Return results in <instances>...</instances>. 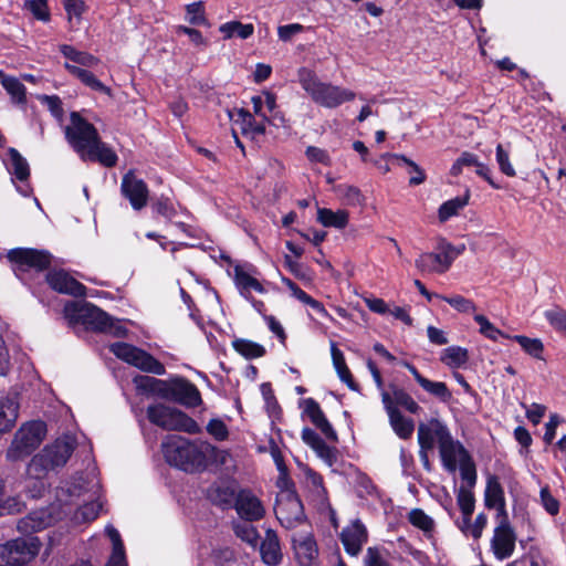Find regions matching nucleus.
<instances>
[{
  "label": "nucleus",
  "instance_id": "1",
  "mask_svg": "<svg viewBox=\"0 0 566 566\" xmlns=\"http://www.w3.org/2000/svg\"><path fill=\"white\" fill-rule=\"evenodd\" d=\"M65 137L82 159L98 161L105 167H114L117 155L103 143L97 129L78 113H71V125L65 128Z\"/></svg>",
  "mask_w": 566,
  "mask_h": 566
},
{
  "label": "nucleus",
  "instance_id": "2",
  "mask_svg": "<svg viewBox=\"0 0 566 566\" xmlns=\"http://www.w3.org/2000/svg\"><path fill=\"white\" fill-rule=\"evenodd\" d=\"M297 77L312 101L327 108H335L345 102L353 101L356 96L353 91L322 82L316 73L307 67L298 69Z\"/></svg>",
  "mask_w": 566,
  "mask_h": 566
},
{
  "label": "nucleus",
  "instance_id": "3",
  "mask_svg": "<svg viewBox=\"0 0 566 566\" xmlns=\"http://www.w3.org/2000/svg\"><path fill=\"white\" fill-rule=\"evenodd\" d=\"M65 312L88 329L106 333L114 337L126 336L127 329L119 319L112 318L106 312L91 303L70 302L65 305Z\"/></svg>",
  "mask_w": 566,
  "mask_h": 566
},
{
  "label": "nucleus",
  "instance_id": "4",
  "mask_svg": "<svg viewBox=\"0 0 566 566\" xmlns=\"http://www.w3.org/2000/svg\"><path fill=\"white\" fill-rule=\"evenodd\" d=\"M161 447L166 461L185 472H195L206 467L205 452L184 437L168 436Z\"/></svg>",
  "mask_w": 566,
  "mask_h": 566
},
{
  "label": "nucleus",
  "instance_id": "5",
  "mask_svg": "<svg viewBox=\"0 0 566 566\" xmlns=\"http://www.w3.org/2000/svg\"><path fill=\"white\" fill-rule=\"evenodd\" d=\"M76 446L71 436L56 439L35 454L28 464V474L34 479H43L50 471L65 465Z\"/></svg>",
  "mask_w": 566,
  "mask_h": 566
},
{
  "label": "nucleus",
  "instance_id": "6",
  "mask_svg": "<svg viewBox=\"0 0 566 566\" xmlns=\"http://www.w3.org/2000/svg\"><path fill=\"white\" fill-rule=\"evenodd\" d=\"M147 418L155 424L168 431H182L190 434L200 432L198 423L184 411L164 403L147 407Z\"/></svg>",
  "mask_w": 566,
  "mask_h": 566
},
{
  "label": "nucleus",
  "instance_id": "7",
  "mask_svg": "<svg viewBox=\"0 0 566 566\" xmlns=\"http://www.w3.org/2000/svg\"><path fill=\"white\" fill-rule=\"evenodd\" d=\"M46 426L43 421L24 423L14 434L6 458L9 461H19L29 457L43 441Z\"/></svg>",
  "mask_w": 566,
  "mask_h": 566
},
{
  "label": "nucleus",
  "instance_id": "8",
  "mask_svg": "<svg viewBox=\"0 0 566 566\" xmlns=\"http://www.w3.org/2000/svg\"><path fill=\"white\" fill-rule=\"evenodd\" d=\"M424 426L433 440V446L438 443L443 468L454 475L458 469V458L460 455L459 442L452 438L449 429L437 419H432L428 423H424Z\"/></svg>",
  "mask_w": 566,
  "mask_h": 566
},
{
  "label": "nucleus",
  "instance_id": "9",
  "mask_svg": "<svg viewBox=\"0 0 566 566\" xmlns=\"http://www.w3.org/2000/svg\"><path fill=\"white\" fill-rule=\"evenodd\" d=\"M111 352L119 359L143 371L155 375H164L166 373L165 366L153 355L130 344L115 343L111 346Z\"/></svg>",
  "mask_w": 566,
  "mask_h": 566
},
{
  "label": "nucleus",
  "instance_id": "10",
  "mask_svg": "<svg viewBox=\"0 0 566 566\" xmlns=\"http://www.w3.org/2000/svg\"><path fill=\"white\" fill-rule=\"evenodd\" d=\"M275 516L285 528H293L305 518L303 504L294 490L285 489L276 497Z\"/></svg>",
  "mask_w": 566,
  "mask_h": 566
},
{
  "label": "nucleus",
  "instance_id": "11",
  "mask_svg": "<svg viewBox=\"0 0 566 566\" xmlns=\"http://www.w3.org/2000/svg\"><path fill=\"white\" fill-rule=\"evenodd\" d=\"M517 535L510 522L509 515L495 516V527L491 538V549L499 560L510 558L516 546Z\"/></svg>",
  "mask_w": 566,
  "mask_h": 566
},
{
  "label": "nucleus",
  "instance_id": "12",
  "mask_svg": "<svg viewBox=\"0 0 566 566\" xmlns=\"http://www.w3.org/2000/svg\"><path fill=\"white\" fill-rule=\"evenodd\" d=\"M41 542L35 536L19 537L1 545V557L8 564L22 563L28 565L38 554Z\"/></svg>",
  "mask_w": 566,
  "mask_h": 566
},
{
  "label": "nucleus",
  "instance_id": "13",
  "mask_svg": "<svg viewBox=\"0 0 566 566\" xmlns=\"http://www.w3.org/2000/svg\"><path fill=\"white\" fill-rule=\"evenodd\" d=\"M8 259L18 264L21 270L35 269L43 271L50 268L52 256L44 250L17 248L8 252Z\"/></svg>",
  "mask_w": 566,
  "mask_h": 566
},
{
  "label": "nucleus",
  "instance_id": "14",
  "mask_svg": "<svg viewBox=\"0 0 566 566\" xmlns=\"http://www.w3.org/2000/svg\"><path fill=\"white\" fill-rule=\"evenodd\" d=\"M122 193L127 198L135 210H140L147 205L148 187L144 180L138 179L133 170L124 175L120 185Z\"/></svg>",
  "mask_w": 566,
  "mask_h": 566
},
{
  "label": "nucleus",
  "instance_id": "15",
  "mask_svg": "<svg viewBox=\"0 0 566 566\" xmlns=\"http://www.w3.org/2000/svg\"><path fill=\"white\" fill-rule=\"evenodd\" d=\"M46 282L59 293L75 297H83L86 294V287L64 270L50 271L46 274Z\"/></svg>",
  "mask_w": 566,
  "mask_h": 566
},
{
  "label": "nucleus",
  "instance_id": "16",
  "mask_svg": "<svg viewBox=\"0 0 566 566\" xmlns=\"http://www.w3.org/2000/svg\"><path fill=\"white\" fill-rule=\"evenodd\" d=\"M381 400L396 434L401 439L410 438L415 430L413 421L403 417L398 408L394 406L391 395L387 390L381 392Z\"/></svg>",
  "mask_w": 566,
  "mask_h": 566
},
{
  "label": "nucleus",
  "instance_id": "17",
  "mask_svg": "<svg viewBox=\"0 0 566 566\" xmlns=\"http://www.w3.org/2000/svg\"><path fill=\"white\" fill-rule=\"evenodd\" d=\"M234 507L245 521H259L265 514L261 501L249 490H242L237 494Z\"/></svg>",
  "mask_w": 566,
  "mask_h": 566
},
{
  "label": "nucleus",
  "instance_id": "18",
  "mask_svg": "<svg viewBox=\"0 0 566 566\" xmlns=\"http://www.w3.org/2000/svg\"><path fill=\"white\" fill-rule=\"evenodd\" d=\"M170 401L186 407H197L201 403V396L195 385L184 378L171 380Z\"/></svg>",
  "mask_w": 566,
  "mask_h": 566
},
{
  "label": "nucleus",
  "instance_id": "19",
  "mask_svg": "<svg viewBox=\"0 0 566 566\" xmlns=\"http://www.w3.org/2000/svg\"><path fill=\"white\" fill-rule=\"evenodd\" d=\"M485 505L489 509H495V516L509 515L506 511V501L504 490L496 475H488L486 486L484 492Z\"/></svg>",
  "mask_w": 566,
  "mask_h": 566
},
{
  "label": "nucleus",
  "instance_id": "20",
  "mask_svg": "<svg viewBox=\"0 0 566 566\" xmlns=\"http://www.w3.org/2000/svg\"><path fill=\"white\" fill-rule=\"evenodd\" d=\"M340 539L346 552L356 556L361 551L363 544L367 541L366 527L360 521L356 520L343 530Z\"/></svg>",
  "mask_w": 566,
  "mask_h": 566
},
{
  "label": "nucleus",
  "instance_id": "21",
  "mask_svg": "<svg viewBox=\"0 0 566 566\" xmlns=\"http://www.w3.org/2000/svg\"><path fill=\"white\" fill-rule=\"evenodd\" d=\"M305 405V413L311 419L312 423L321 430V432L325 436L326 439L336 442L338 440L336 431L333 429L329 421L326 419L324 412L322 411L318 402L313 398H307L304 400Z\"/></svg>",
  "mask_w": 566,
  "mask_h": 566
},
{
  "label": "nucleus",
  "instance_id": "22",
  "mask_svg": "<svg viewBox=\"0 0 566 566\" xmlns=\"http://www.w3.org/2000/svg\"><path fill=\"white\" fill-rule=\"evenodd\" d=\"M295 556L301 566H312L317 556V546L312 535H300L293 537Z\"/></svg>",
  "mask_w": 566,
  "mask_h": 566
},
{
  "label": "nucleus",
  "instance_id": "23",
  "mask_svg": "<svg viewBox=\"0 0 566 566\" xmlns=\"http://www.w3.org/2000/svg\"><path fill=\"white\" fill-rule=\"evenodd\" d=\"M260 553L262 560L265 564L270 566H275L280 564L282 559V553L279 537L273 530H266L265 537L263 538L260 545Z\"/></svg>",
  "mask_w": 566,
  "mask_h": 566
},
{
  "label": "nucleus",
  "instance_id": "24",
  "mask_svg": "<svg viewBox=\"0 0 566 566\" xmlns=\"http://www.w3.org/2000/svg\"><path fill=\"white\" fill-rule=\"evenodd\" d=\"M302 439L329 465L336 460L335 451L313 429L306 427L302 430Z\"/></svg>",
  "mask_w": 566,
  "mask_h": 566
},
{
  "label": "nucleus",
  "instance_id": "25",
  "mask_svg": "<svg viewBox=\"0 0 566 566\" xmlns=\"http://www.w3.org/2000/svg\"><path fill=\"white\" fill-rule=\"evenodd\" d=\"M302 439L329 465L336 460L335 451L313 429L306 427L302 430Z\"/></svg>",
  "mask_w": 566,
  "mask_h": 566
},
{
  "label": "nucleus",
  "instance_id": "26",
  "mask_svg": "<svg viewBox=\"0 0 566 566\" xmlns=\"http://www.w3.org/2000/svg\"><path fill=\"white\" fill-rule=\"evenodd\" d=\"M49 523V516L44 511H34L18 521L17 530L27 537L44 530Z\"/></svg>",
  "mask_w": 566,
  "mask_h": 566
},
{
  "label": "nucleus",
  "instance_id": "27",
  "mask_svg": "<svg viewBox=\"0 0 566 566\" xmlns=\"http://www.w3.org/2000/svg\"><path fill=\"white\" fill-rule=\"evenodd\" d=\"M19 402L15 396H8L0 401V434L8 432L18 418Z\"/></svg>",
  "mask_w": 566,
  "mask_h": 566
},
{
  "label": "nucleus",
  "instance_id": "28",
  "mask_svg": "<svg viewBox=\"0 0 566 566\" xmlns=\"http://www.w3.org/2000/svg\"><path fill=\"white\" fill-rule=\"evenodd\" d=\"M349 214L346 210L333 211L327 208H319L317 210V220L324 227H334L344 229L348 224Z\"/></svg>",
  "mask_w": 566,
  "mask_h": 566
},
{
  "label": "nucleus",
  "instance_id": "29",
  "mask_svg": "<svg viewBox=\"0 0 566 566\" xmlns=\"http://www.w3.org/2000/svg\"><path fill=\"white\" fill-rule=\"evenodd\" d=\"M208 496L213 504L222 509H228L233 503L235 504L237 497L234 489L224 484L211 486L208 491Z\"/></svg>",
  "mask_w": 566,
  "mask_h": 566
},
{
  "label": "nucleus",
  "instance_id": "30",
  "mask_svg": "<svg viewBox=\"0 0 566 566\" xmlns=\"http://www.w3.org/2000/svg\"><path fill=\"white\" fill-rule=\"evenodd\" d=\"M234 280L238 287L241 290V294L247 297V293H249L250 290H254L259 293H264L265 291L256 279L252 277L249 273L244 272L239 266L234 269Z\"/></svg>",
  "mask_w": 566,
  "mask_h": 566
},
{
  "label": "nucleus",
  "instance_id": "31",
  "mask_svg": "<svg viewBox=\"0 0 566 566\" xmlns=\"http://www.w3.org/2000/svg\"><path fill=\"white\" fill-rule=\"evenodd\" d=\"M437 256V265L441 272H444L449 269L451 263L458 255V250L452 247L444 239H441L438 244V252L434 253Z\"/></svg>",
  "mask_w": 566,
  "mask_h": 566
},
{
  "label": "nucleus",
  "instance_id": "32",
  "mask_svg": "<svg viewBox=\"0 0 566 566\" xmlns=\"http://www.w3.org/2000/svg\"><path fill=\"white\" fill-rule=\"evenodd\" d=\"M418 443L420 446V460L426 470H431V463L429 461L428 452L433 450V440L431 436H429L427 427L424 423H420L418 426Z\"/></svg>",
  "mask_w": 566,
  "mask_h": 566
},
{
  "label": "nucleus",
  "instance_id": "33",
  "mask_svg": "<svg viewBox=\"0 0 566 566\" xmlns=\"http://www.w3.org/2000/svg\"><path fill=\"white\" fill-rule=\"evenodd\" d=\"M389 388L390 391L388 392L391 395V399L396 408L398 406L403 407L411 413H417L420 410L419 405L412 399V397L407 391L395 385H390Z\"/></svg>",
  "mask_w": 566,
  "mask_h": 566
},
{
  "label": "nucleus",
  "instance_id": "34",
  "mask_svg": "<svg viewBox=\"0 0 566 566\" xmlns=\"http://www.w3.org/2000/svg\"><path fill=\"white\" fill-rule=\"evenodd\" d=\"M219 31L224 34V39H231L237 35L240 39H248L253 34V24H242L239 21H230L220 25Z\"/></svg>",
  "mask_w": 566,
  "mask_h": 566
},
{
  "label": "nucleus",
  "instance_id": "35",
  "mask_svg": "<svg viewBox=\"0 0 566 566\" xmlns=\"http://www.w3.org/2000/svg\"><path fill=\"white\" fill-rule=\"evenodd\" d=\"M232 346L240 355L248 359L262 357L265 354V348L262 345L243 338L234 339Z\"/></svg>",
  "mask_w": 566,
  "mask_h": 566
},
{
  "label": "nucleus",
  "instance_id": "36",
  "mask_svg": "<svg viewBox=\"0 0 566 566\" xmlns=\"http://www.w3.org/2000/svg\"><path fill=\"white\" fill-rule=\"evenodd\" d=\"M8 154L11 163L12 174L20 181L27 180L30 176V168L25 158H23L15 148H9Z\"/></svg>",
  "mask_w": 566,
  "mask_h": 566
},
{
  "label": "nucleus",
  "instance_id": "37",
  "mask_svg": "<svg viewBox=\"0 0 566 566\" xmlns=\"http://www.w3.org/2000/svg\"><path fill=\"white\" fill-rule=\"evenodd\" d=\"M251 521H243L233 524V531L237 537L248 543L252 547L258 546L259 533L256 528L250 524Z\"/></svg>",
  "mask_w": 566,
  "mask_h": 566
},
{
  "label": "nucleus",
  "instance_id": "38",
  "mask_svg": "<svg viewBox=\"0 0 566 566\" xmlns=\"http://www.w3.org/2000/svg\"><path fill=\"white\" fill-rule=\"evenodd\" d=\"M511 339L517 342L525 353L534 358H541L544 349L543 343L538 338H530L523 335L511 336Z\"/></svg>",
  "mask_w": 566,
  "mask_h": 566
},
{
  "label": "nucleus",
  "instance_id": "39",
  "mask_svg": "<svg viewBox=\"0 0 566 566\" xmlns=\"http://www.w3.org/2000/svg\"><path fill=\"white\" fill-rule=\"evenodd\" d=\"M510 155H511L510 145L504 146L502 144H499L496 146L495 159H496V163L499 165L501 172H503L504 175H506L509 177H514L516 172H515L513 165L510 161Z\"/></svg>",
  "mask_w": 566,
  "mask_h": 566
},
{
  "label": "nucleus",
  "instance_id": "40",
  "mask_svg": "<svg viewBox=\"0 0 566 566\" xmlns=\"http://www.w3.org/2000/svg\"><path fill=\"white\" fill-rule=\"evenodd\" d=\"M390 157L395 158L398 161L403 163L409 167V174L411 175L409 179L410 186H418L426 181V174L424 171L411 159L407 158L403 155H390Z\"/></svg>",
  "mask_w": 566,
  "mask_h": 566
},
{
  "label": "nucleus",
  "instance_id": "41",
  "mask_svg": "<svg viewBox=\"0 0 566 566\" xmlns=\"http://www.w3.org/2000/svg\"><path fill=\"white\" fill-rule=\"evenodd\" d=\"M488 524V516L480 513L473 523H468L467 520L462 521V533L467 536H472L474 539L481 537L483 530Z\"/></svg>",
  "mask_w": 566,
  "mask_h": 566
},
{
  "label": "nucleus",
  "instance_id": "42",
  "mask_svg": "<svg viewBox=\"0 0 566 566\" xmlns=\"http://www.w3.org/2000/svg\"><path fill=\"white\" fill-rule=\"evenodd\" d=\"M2 85L17 103L25 102V87L18 78L3 76Z\"/></svg>",
  "mask_w": 566,
  "mask_h": 566
},
{
  "label": "nucleus",
  "instance_id": "43",
  "mask_svg": "<svg viewBox=\"0 0 566 566\" xmlns=\"http://www.w3.org/2000/svg\"><path fill=\"white\" fill-rule=\"evenodd\" d=\"M474 319L480 326V333L486 338L491 340H497L499 337L511 339V336L504 334L499 328H496L485 316L478 314L474 316Z\"/></svg>",
  "mask_w": 566,
  "mask_h": 566
},
{
  "label": "nucleus",
  "instance_id": "44",
  "mask_svg": "<svg viewBox=\"0 0 566 566\" xmlns=\"http://www.w3.org/2000/svg\"><path fill=\"white\" fill-rule=\"evenodd\" d=\"M544 317L555 331L566 334V311L560 307L546 310Z\"/></svg>",
  "mask_w": 566,
  "mask_h": 566
},
{
  "label": "nucleus",
  "instance_id": "45",
  "mask_svg": "<svg viewBox=\"0 0 566 566\" xmlns=\"http://www.w3.org/2000/svg\"><path fill=\"white\" fill-rule=\"evenodd\" d=\"M462 166L473 167L476 175L483 177L491 186L497 188L490 177V168L486 165L479 163L474 155L462 153Z\"/></svg>",
  "mask_w": 566,
  "mask_h": 566
},
{
  "label": "nucleus",
  "instance_id": "46",
  "mask_svg": "<svg viewBox=\"0 0 566 566\" xmlns=\"http://www.w3.org/2000/svg\"><path fill=\"white\" fill-rule=\"evenodd\" d=\"M462 482H467L469 486L476 483V469L470 454L462 448Z\"/></svg>",
  "mask_w": 566,
  "mask_h": 566
},
{
  "label": "nucleus",
  "instance_id": "47",
  "mask_svg": "<svg viewBox=\"0 0 566 566\" xmlns=\"http://www.w3.org/2000/svg\"><path fill=\"white\" fill-rule=\"evenodd\" d=\"M441 361L453 369L454 377L460 379L458 368H460V347L451 346L446 348L440 357Z\"/></svg>",
  "mask_w": 566,
  "mask_h": 566
},
{
  "label": "nucleus",
  "instance_id": "48",
  "mask_svg": "<svg viewBox=\"0 0 566 566\" xmlns=\"http://www.w3.org/2000/svg\"><path fill=\"white\" fill-rule=\"evenodd\" d=\"M101 509L102 505L97 502L86 503L77 509L75 520L78 522H91L98 516Z\"/></svg>",
  "mask_w": 566,
  "mask_h": 566
},
{
  "label": "nucleus",
  "instance_id": "49",
  "mask_svg": "<svg viewBox=\"0 0 566 566\" xmlns=\"http://www.w3.org/2000/svg\"><path fill=\"white\" fill-rule=\"evenodd\" d=\"M429 394L438 397L442 401H448L451 398V392L444 382L431 381L427 379L421 386Z\"/></svg>",
  "mask_w": 566,
  "mask_h": 566
},
{
  "label": "nucleus",
  "instance_id": "50",
  "mask_svg": "<svg viewBox=\"0 0 566 566\" xmlns=\"http://www.w3.org/2000/svg\"><path fill=\"white\" fill-rule=\"evenodd\" d=\"M409 522L424 532H429L433 527V521L419 509L409 513Z\"/></svg>",
  "mask_w": 566,
  "mask_h": 566
},
{
  "label": "nucleus",
  "instance_id": "51",
  "mask_svg": "<svg viewBox=\"0 0 566 566\" xmlns=\"http://www.w3.org/2000/svg\"><path fill=\"white\" fill-rule=\"evenodd\" d=\"M86 86L90 88L104 93L108 96L112 95V90L104 85L92 72L84 70L81 76L78 77Z\"/></svg>",
  "mask_w": 566,
  "mask_h": 566
},
{
  "label": "nucleus",
  "instance_id": "52",
  "mask_svg": "<svg viewBox=\"0 0 566 566\" xmlns=\"http://www.w3.org/2000/svg\"><path fill=\"white\" fill-rule=\"evenodd\" d=\"M460 209V198L455 197L442 203L438 210V218L440 222H446L449 218L457 216Z\"/></svg>",
  "mask_w": 566,
  "mask_h": 566
},
{
  "label": "nucleus",
  "instance_id": "53",
  "mask_svg": "<svg viewBox=\"0 0 566 566\" xmlns=\"http://www.w3.org/2000/svg\"><path fill=\"white\" fill-rule=\"evenodd\" d=\"M25 7L33 13V15L42 21H49L50 12L48 9L46 0H28Z\"/></svg>",
  "mask_w": 566,
  "mask_h": 566
},
{
  "label": "nucleus",
  "instance_id": "54",
  "mask_svg": "<svg viewBox=\"0 0 566 566\" xmlns=\"http://www.w3.org/2000/svg\"><path fill=\"white\" fill-rule=\"evenodd\" d=\"M188 14L190 15L189 22L195 25H207V19L203 12L202 2H193L186 7Z\"/></svg>",
  "mask_w": 566,
  "mask_h": 566
},
{
  "label": "nucleus",
  "instance_id": "55",
  "mask_svg": "<svg viewBox=\"0 0 566 566\" xmlns=\"http://www.w3.org/2000/svg\"><path fill=\"white\" fill-rule=\"evenodd\" d=\"M437 256L432 253H423L416 260V266L421 272H441L437 265Z\"/></svg>",
  "mask_w": 566,
  "mask_h": 566
},
{
  "label": "nucleus",
  "instance_id": "56",
  "mask_svg": "<svg viewBox=\"0 0 566 566\" xmlns=\"http://www.w3.org/2000/svg\"><path fill=\"white\" fill-rule=\"evenodd\" d=\"M541 502L545 511L551 515H556L559 511L558 501L551 494L547 488L541 490Z\"/></svg>",
  "mask_w": 566,
  "mask_h": 566
},
{
  "label": "nucleus",
  "instance_id": "57",
  "mask_svg": "<svg viewBox=\"0 0 566 566\" xmlns=\"http://www.w3.org/2000/svg\"><path fill=\"white\" fill-rule=\"evenodd\" d=\"M207 431L219 441L226 440L229 434L227 426L220 419L210 420L207 426Z\"/></svg>",
  "mask_w": 566,
  "mask_h": 566
},
{
  "label": "nucleus",
  "instance_id": "58",
  "mask_svg": "<svg viewBox=\"0 0 566 566\" xmlns=\"http://www.w3.org/2000/svg\"><path fill=\"white\" fill-rule=\"evenodd\" d=\"M305 154L312 163H321L326 166L332 164L328 153L318 147L308 146Z\"/></svg>",
  "mask_w": 566,
  "mask_h": 566
},
{
  "label": "nucleus",
  "instance_id": "59",
  "mask_svg": "<svg viewBox=\"0 0 566 566\" xmlns=\"http://www.w3.org/2000/svg\"><path fill=\"white\" fill-rule=\"evenodd\" d=\"M522 406L525 408L527 419L533 424H538L545 415L546 407L539 403H532L530 406L522 403Z\"/></svg>",
  "mask_w": 566,
  "mask_h": 566
},
{
  "label": "nucleus",
  "instance_id": "60",
  "mask_svg": "<svg viewBox=\"0 0 566 566\" xmlns=\"http://www.w3.org/2000/svg\"><path fill=\"white\" fill-rule=\"evenodd\" d=\"M365 566H391L377 548L369 547L365 556Z\"/></svg>",
  "mask_w": 566,
  "mask_h": 566
},
{
  "label": "nucleus",
  "instance_id": "61",
  "mask_svg": "<svg viewBox=\"0 0 566 566\" xmlns=\"http://www.w3.org/2000/svg\"><path fill=\"white\" fill-rule=\"evenodd\" d=\"M64 9L67 12L70 19L72 17L80 19L86 10V4L83 0H65Z\"/></svg>",
  "mask_w": 566,
  "mask_h": 566
},
{
  "label": "nucleus",
  "instance_id": "62",
  "mask_svg": "<svg viewBox=\"0 0 566 566\" xmlns=\"http://www.w3.org/2000/svg\"><path fill=\"white\" fill-rule=\"evenodd\" d=\"M342 189L344 191V197L346 198L348 205H361V202L364 201V197L357 187L344 186L342 187Z\"/></svg>",
  "mask_w": 566,
  "mask_h": 566
},
{
  "label": "nucleus",
  "instance_id": "63",
  "mask_svg": "<svg viewBox=\"0 0 566 566\" xmlns=\"http://www.w3.org/2000/svg\"><path fill=\"white\" fill-rule=\"evenodd\" d=\"M301 31H303V25L298 23L282 25L279 27L277 30L279 38L282 41H290L293 35L300 33Z\"/></svg>",
  "mask_w": 566,
  "mask_h": 566
},
{
  "label": "nucleus",
  "instance_id": "64",
  "mask_svg": "<svg viewBox=\"0 0 566 566\" xmlns=\"http://www.w3.org/2000/svg\"><path fill=\"white\" fill-rule=\"evenodd\" d=\"M177 32L178 33L187 34L189 36L190 41L195 45H206V43H207L205 38L202 36L201 32L196 30V29L184 27V25H179L177 28Z\"/></svg>",
  "mask_w": 566,
  "mask_h": 566
}]
</instances>
